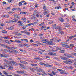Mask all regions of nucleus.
I'll use <instances>...</instances> for the list:
<instances>
[{"label":"nucleus","mask_w":76,"mask_h":76,"mask_svg":"<svg viewBox=\"0 0 76 76\" xmlns=\"http://www.w3.org/2000/svg\"><path fill=\"white\" fill-rule=\"evenodd\" d=\"M6 56H9V55H6V54L4 53H2V54L0 53V56L2 57H5L7 58V57Z\"/></svg>","instance_id":"f257e3e1"},{"label":"nucleus","mask_w":76,"mask_h":76,"mask_svg":"<svg viewBox=\"0 0 76 76\" xmlns=\"http://www.w3.org/2000/svg\"><path fill=\"white\" fill-rule=\"evenodd\" d=\"M42 42L43 43H46V42H48V40L45 39H42Z\"/></svg>","instance_id":"f03ea898"},{"label":"nucleus","mask_w":76,"mask_h":76,"mask_svg":"<svg viewBox=\"0 0 76 76\" xmlns=\"http://www.w3.org/2000/svg\"><path fill=\"white\" fill-rule=\"evenodd\" d=\"M61 30H58V34H60L61 35H63L64 34V32L63 31H60Z\"/></svg>","instance_id":"7ed1b4c3"},{"label":"nucleus","mask_w":76,"mask_h":76,"mask_svg":"<svg viewBox=\"0 0 76 76\" xmlns=\"http://www.w3.org/2000/svg\"><path fill=\"white\" fill-rule=\"evenodd\" d=\"M4 61L6 63H7L8 64H11V63L10 62L6 59H4Z\"/></svg>","instance_id":"20e7f679"},{"label":"nucleus","mask_w":76,"mask_h":76,"mask_svg":"<svg viewBox=\"0 0 76 76\" xmlns=\"http://www.w3.org/2000/svg\"><path fill=\"white\" fill-rule=\"evenodd\" d=\"M10 63H12V64H13V65H15V66H16L18 65V64H17V63H16V62H13V61H11V62Z\"/></svg>","instance_id":"39448f33"},{"label":"nucleus","mask_w":76,"mask_h":76,"mask_svg":"<svg viewBox=\"0 0 76 76\" xmlns=\"http://www.w3.org/2000/svg\"><path fill=\"white\" fill-rule=\"evenodd\" d=\"M47 43H48V44H49V45H55V44H54L53 43L49 42L48 41V42H47Z\"/></svg>","instance_id":"423d86ee"},{"label":"nucleus","mask_w":76,"mask_h":76,"mask_svg":"<svg viewBox=\"0 0 76 76\" xmlns=\"http://www.w3.org/2000/svg\"><path fill=\"white\" fill-rule=\"evenodd\" d=\"M59 20L60 21H61V22H64V20L61 18H59Z\"/></svg>","instance_id":"0eeeda50"},{"label":"nucleus","mask_w":76,"mask_h":76,"mask_svg":"<svg viewBox=\"0 0 76 76\" xmlns=\"http://www.w3.org/2000/svg\"><path fill=\"white\" fill-rule=\"evenodd\" d=\"M64 63H66V64H69L70 63V61H63Z\"/></svg>","instance_id":"6e6552de"},{"label":"nucleus","mask_w":76,"mask_h":76,"mask_svg":"<svg viewBox=\"0 0 76 76\" xmlns=\"http://www.w3.org/2000/svg\"><path fill=\"white\" fill-rule=\"evenodd\" d=\"M55 29H59V30H62V28H61V27L60 26L56 27Z\"/></svg>","instance_id":"1a4fd4ad"},{"label":"nucleus","mask_w":76,"mask_h":76,"mask_svg":"<svg viewBox=\"0 0 76 76\" xmlns=\"http://www.w3.org/2000/svg\"><path fill=\"white\" fill-rule=\"evenodd\" d=\"M64 56H66V57H68V58H69L70 54H69L65 53V54H64Z\"/></svg>","instance_id":"9d476101"},{"label":"nucleus","mask_w":76,"mask_h":76,"mask_svg":"<svg viewBox=\"0 0 76 76\" xmlns=\"http://www.w3.org/2000/svg\"><path fill=\"white\" fill-rule=\"evenodd\" d=\"M59 53H65V52L64 50H61L59 51Z\"/></svg>","instance_id":"9b49d317"},{"label":"nucleus","mask_w":76,"mask_h":76,"mask_svg":"<svg viewBox=\"0 0 76 76\" xmlns=\"http://www.w3.org/2000/svg\"><path fill=\"white\" fill-rule=\"evenodd\" d=\"M1 38H4V39H9V38L7 36H5L3 37H1Z\"/></svg>","instance_id":"f8f14e48"},{"label":"nucleus","mask_w":76,"mask_h":76,"mask_svg":"<svg viewBox=\"0 0 76 76\" xmlns=\"http://www.w3.org/2000/svg\"><path fill=\"white\" fill-rule=\"evenodd\" d=\"M74 46V44H70V49H72L73 47Z\"/></svg>","instance_id":"ddd939ff"},{"label":"nucleus","mask_w":76,"mask_h":76,"mask_svg":"<svg viewBox=\"0 0 76 76\" xmlns=\"http://www.w3.org/2000/svg\"><path fill=\"white\" fill-rule=\"evenodd\" d=\"M4 64L5 65H7V67H10V65L9 64H6L5 63H4Z\"/></svg>","instance_id":"4468645a"},{"label":"nucleus","mask_w":76,"mask_h":76,"mask_svg":"<svg viewBox=\"0 0 76 76\" xmlns=\"http://www.w3.org/2000/svg\"><path fill=\"white\" fill-rule=\"evenodd\" d=\"M57 50H61V47L58 46L56 47Z\"/></svg>","instance_id":"2eb2a0df"},{"label":"nucleus","mask_w":76,"mask_h":76,"mask_svg":"<svg viewBox=\"0 0 76 76\" xmlns=\"http://www.w3.org/2000/svg\"><path fill=\"white\" fill-rule=\"evenodd\" d=\"M29 69H30V70H31L32 72H34V70H35L34 69L32 68H29Z\"/></svg>","instance_id":"dca6fc26"},{"label":"nucleus","mask_w":76,"mask_h":76,"mask_svg":"<svg viewBox=\"0 0 76 76\" xmlns=\"http://www.w3.org/2000/svg\"><path fill=\"white\" fill-rule=\"evenodd\" d=\"M15 42H17L18 43H20L22 42L21 41H20L18 40H15Z\"/></svg>","instance_id":"f3484780"},{"label":"nucleus","mask_w":76,"mask_h":76,"mask_svg":"<svg viewBox=\"0 0 76 76\" xmlns=\"http://www.w3.org/2000/svg\"><path fill=\"white\" fill-rule=\"evenodd\" d=\"M13 51H11L12 53H19V52L16 50H12Z\"/></svg>","instance_id":"a211bd4d"},{"label":"nucleus","mask_w":76,"mask_h":76,"mask_svg":"<svg viewBox=\"0 0 76 76\" xmlns=\"http://www.w3.org/2000/svg\"><path fill=\"white\" fill-rule=\"evenodd\" d=\"M47 7L45 6V4L44 5V7H43V9L44 10H47Z\"/></svg>","instance_id":"6ab92c4d"},{"label":"nucleus","mask_w":76,"mask_h":76,"mask_svg":"<svg viewBox=\"0 0 76 76\" xmlns=\"http://www.w3.org/2000/svg\"><path fill=\"white\" fill-rule=\"evenodd\" d=\"M24 45H25V46L26 47H30V45H29L28 44H27L26 43L24 44Z\"/></svg>","instance_id":"aec40b11"},{"label":"nucleus","mask_w":76,"mask_h":76,"mask_svg":"<svg viewBox=\"0 0 76 76\" xmlns=\"http://www.w3.org/2000/svg\"><path fill=\"white\" fill-rule=\"evenodd\" d=\"M9 67L8 68V70H12V69H13V67L11 66L10 65V66L9 67Z\"/></svg>","instance_id":"412c9836"},{"label":"nucleus","mask_w":76,"mask_h":76,"mask_svg":"<svg viewBox=\"0 0 76 76\" xmlns=\"http://www.w3.org/2000/svg\"><path fill=\"white\" fill-rule=\"evenodd\" d=\"M51 51H52V52H57V50L52 49L51 50Z\"/></svg>","instance_id":"4be33fe9"},{"label":"nucleus","mask_w":76,"mask_h":76,"mask_svg":"<svg viewBox=\"0 0 76 76\" xmlns=\"http://www.w3.org/2000/svg\"><path fill=\"white\" fill-rule=\"evenodd\" d=\"M5 42H6V43H7V44H10L11 43L10 42L8 41V40H5Z\"/></svg>","instance_id":"5701e85b"},{"label":"nucleus","mask_w":76,"mask_h":76,"mask_svg":"<svg viewBox=\"0 0 76 76\" xmlns=\"http://www.w3.org/2000/svg\"><path fill=\"white\" fill-rule=\"evenodd\" d=\"M2 33H4V34H6V33H7V31L4 30H2Z\"/></svg>","instance_id":"b1692460"},{"label":"nucleus","mask_w":76,"mask_h":76,"mask_svg":"<svg viewBox=\"0 0 76 76\" xmlns=\"http://www.w3.org/2000/svg\"><path fill=\"white\" fill-rule=\"evenodd\" d=\"M26 14L27 13V12H20V14Z\"/></svg>","instance_id":"393cba45"},{"label":"nucleus","mask_w":76,"mask_h":76,"mask_svg":"<svg viewBox=\"0 0 76 76\" xmlns=\"http://www.w3.org/2000/svg\"><path fill=\"white\" fill-rule=\"evenodd\" d=\"M13 20H14V21H13V22H18V19H13Z\"/></svg>","instance_id":"a878e982"},{"label":"nucleus","mask_w":76,"mask_h":76,"mask_svg":"<svg viewBox=\"0 0 76 76\" xmlns=\"http://www.w3.org/2000/svg\"><path fill=\"white\" fill-rule=\"evenodd\" d=\"M71 54H72V55H73V56H76V53H71Z\"/></svg>","instance_id":"bb28decb"},{"label":"nucleus","mask_w":76,"mask_h":76,"mask_svg":"<svg viewBox=\"0 0 76 76\" xmlns=\"http://www.w3.org/2000/svg\"><path fill=\"white\" fill-rule=\"evenodd\" d=\"M67 44V42H62V45H66V44Z\"/></svg>","instance_id":"cd10ccee"},{"label":"nucleus","mask_w":76,"mask_h":76,"mask_svg":"<svg viewBox=\"0 0 76 76\" xmlns=\"http://www.w3.org/2000/svg\"><path fill=\"white\" fill-rule=\"evenodd\" d=\"M31 66H37L38 65H37V64H31Z\"/></svg>","instance_id":"c85d7f7f"},{"label":"nucleus","mask_w":76,"mask_h":76,"mask_svg":"<svg viewBox=\"0 0 76 76\" xmlns=\"http://www.w3.org/2000/svg\"><path fill=\"white\" fill-rule=\"evenodd\" d=\"M74 57H74V56L73 55H69V58H74Z\"/></svg>","instance_id":"c756f323"},{"label":"nucleus","mask_w":76,"mask_h":76,"mask_svg":"<svg viewBox=\"0 0 76 76\" xmlns=\"http://www.w3.org/2000/svg\"><path fill=\"white\" fill-rule=\"evenodd\" d=\"M37 24V23L36 22H34V23H31V25H35Z\"/></svg>","instance_id":"7c9ffc66"},{"label":"nucleus","mask_w":76,"mask_h":76,"mask_svg":"<svg viewBox=\"0 0 76 76\" xmlns=\"http://www.w3.org/2000/svg\"><path fill=\"white\" fill-rule=\"evenodd\" d=\"M39 64H40V65H42V66H44V65H45V64H44L42 62H40L39 63Z\"/></svg>","instance_id":"2f4dec72"},{"label":"nucleus","mask_w":76,"mask_h":76,"mask_svg":"<svg viewBox=\"0 0 76 76\" xmlns=\"http://www.w3.org/2000/svg\"><path fill=\"white\" fill-rule=\"evenodd\" d=\"M20 66L21 67H22V68H23V69H24V68H25V66H24L23 65L20 64Z\"/></svg>","instance_id":"473e14b6"},{"label":"nucleus","mask_w":76,"mask_h":76,"mask_svg":"<svg viewBox=\"0 0 76 76\" xmlns=\"http://www.w3.org/2000/svg\"><path fill=\"white\" fill-rule=\"evenodd\" d=\"M9 29H10V30H12L14 29V27H11L10 28H9Z\"/></svg>","instance_id":"72a5a7b5"},{"label":"nucleus","mask_w":76,"mask_h":76,"mask_svg":"<svg viewBox=\"0 0 76 76\" xmlns=\"http://www.w3.org/2000/svg\"><path fill=\"white\" fill-rule=\"evenodd\" d=\"M44 15H47V14H48V11H46L44 12Z\"/></svg>","instance_id":"f704fd0d"},{"label":"nucleus","mask_w":76,"mask_h":76,"mask_svg":"<svg viewBox=\"0 0 76 76\" xmlns=\"http://www.w3.org/2000/svg\"><path fill=\"white\" fill-rule=\"evenodd\" d=\"M22 20L23 22H25L26 21V19L25 18H22Z\"/></svg>","instance_id":"c9c22d12"},{"label":"nucleus","mask_w":76,"mask_h":76,"mask_svg":"<svg viewBox=\"0 0 76 76\" xmlns=\"http://www.w3.org/2000/svg\"><path fill=\"white\" fill-rule=\"evenodd\" d=\"M44 22H43L41 24H39V26H42V25H44Z\"/></svg>","instance_id":"e433bc0d"},{"label":"nucleus","mask_w":76,"mask_h":76,"mask_svg":"<svg viewBox=\"0 0 76 76\" xmlns=\"http://www.w3.org/2000/svg\"><path fill=\"white\" fill-rule=\"evenodd\" d=\"M3 16L4 17H6V18H9V16L6 15H4Z\"/></svg>","instance_id":"4c0bfd02"},{"label":"nucleus","mask_w":76,"mask_h":76,"mask_svg":"<svg viewBox=\"0 0 76 76\" xmlns=\"http://www.w3.org/2000/svg\"><path fill=\"white\" fill-rule=\"evenodd\" d=\"M12 20H10V21H6V23H11L12 22Z\"/></svg>","instance_id":"58836bf2"},{"label":"nucleus","mask_w":76,"mask_h":76,"mask_svg":"<svg viewBox=\"0 0 76 76\" xmlns=\"http://www.w3.org/2000/svg\"><path fill=\"white\" fill-rule=\"evenodd\" d=\"M60 73H61V74H66V72H60Z\"/></svg>","instance_id":"ea45409f"},{"label":"nucleus","mask_w":76,"mask_h":76,"mask_svg":"<svg viewBox=\"0 0 76 76\" xmlns=\"http://www.w3.org/2000/svg\"><path fill=\"white\" fill-rule=\"evenodd\" d=\"M0 68H1L2 69H5V68L3 66H0Z\"/></svg>","instance_id":"a19ab883"},{"label":"nucleus","mask_w":76,"mask_h":76,"mask_svg":"<svg viewBox=\"0 0 76 76\" xmlns=\"http://www.w3.org/2000/svg\"><path fill=\"white\" fill-rule=\"evenodd\" d=\"M55 42H59V41H60V40H54Z\"/></svg>","instance_id":"79ce46f5"},{"label":"nucleus","mask_w":76,"mask_h":76,"mask_svg":"<svg viewBox=\"0 0 76 76\" xmlns=\"http://www.w3.org/2000/svg\"><path fill=\"white\" fill-rule=\"evenodd\" d=\"M68 61H70V63L69 64H71L72 63V61H71L72 60L71 59H68Z\"/></svg>","instance_id":"37998d69"},{"label":"nucleus","mask_w":76,"mask_h":76,"mask_svg":"<svg viewBox=\"0 0 76 76\" xmlns=\"http://www.w3.org/2000/svg\"><path fill=\"white\" fill-rule=\"evenodd\" d=\"M65 27H66L67 28H69V27H70V25H67L66 26H65Z\"/></svg>","instance_id":"c03bdc74"},{"label":"nucleus","mask_w":76,"mask_h":76,"mask_svg":"<svg viewBox=\"0 0 76 76\" xmlns=\"http://www.w3.org/2000/svg\"><path fill=\"white\" fill-rule=\"evenodd\" d=\"M24 69H26V70H28L29 67L26 66V67H24Z\"/></svg>","instance_id":"a18cd8bd"},{"label":"nucleus","mask_w":76,"mask_h":76,"mask_svg":"<svg viewBox=\"0 0 76 76\" xmlns=\"http://www.w3.org/2000/svg\"><path fill=\"white\" fill-rule=\"evenodd\" d=\"M52 73L53 75H54V76H55V75H56V73L54 72V71H52Z\"/></svg>","instance_id":"49530a36"},{"label":"nucleus","mask_w":76,"mask_h":76,"mask_svg":"<svg viewBox=\"0 0 76 76\" xmlns=\"http://www.w3.org/2000/svg\"><path fill=\"white\" fill-rule=\"evenodd\" d=\"M19 47H20V48H22V44H20L19 45Z\"/></svg>","instance_id":"de8ad7c7"},{"label":"nucleus","mask_w":76,"mask_h":76,"mask_svg":"<svg viewBox=\"0 0 76 76\" xmlns=\"http://www.w3.org/2000/svg\"><path fill=\"white\" fill-rule=\"evenodd\" d=\"M55 9H57V10H58V9H59V7L58 6L56 7Z\"/></svg>","instance_id":"09e8293b"},{"label":"nucleus","mask_w":76,"mask_h":76,"mask_svg":"<svg viewBox=\"0 0 76 76\" xmlns=\"http://www.w3.org/2000/svg\"><path fill=\"white\" fill-rule=\"evenodd\" d=\"M19 6H22V3H21V2H20L19 3Z\"/></svg>","instance_id":"8fccbe9b"},{"label":"nucleus","mask_w":76,"mask_h":76,"mask_svg":"<svg viewBox=\"0 0 76 76\" xmlns=\"http://www.w3.org/2000/svg\"><path fill=\"white\" fill-rule=\"evenodd\" d=\"M43 59L41 58H38V59H37V60H39V61H40L41 60H43Z\"/></svg>","instance_id":"3c124183"},{"label":"nucleus","mask_w":76,"mask_h":76,"mask_svg":"<svg viewBox=\"0 0 76 76\" xmlns=\"http://www.w3.org/2000/svg\"><path fill=\"white\" fill-rule=\"evenodd\" d=\"M53 59H54V60H58V58L54 57L53 58Z\"/></svg>","instance_id":"603ef678"},{"label":"nucleus","mask_w":76,"mask_h":76,"mask_svg":"<svg viewBox=\"0 0 76 76\" xmlns=\"http://www.w3.org/2000/svg\"><path fill=\"white\" fill-rule=\"evenodd\" d=\"M67 58H66V57H64L63 58V60H67Z\"/></svg>","instance_id":"864d4df0"},{"label":"nucleus","mask_w":76,"mask_h":76,"mask_svg":"<svg viewBox=\"0 0 76 76\" xmlns=\"http://www.w3.org/2000/svg\"><path fill=\"white\" fill-rule=\"evenodd\" d=\"M54 40V38H53V39L50 40V42H53Z\"/></svg>","instance_id":"5fc2aeb1"},{"label":"nucleus","mask_w":76,"mask_h":76,"mask_svg":"<svg viewBox=\"0 0 76 76\" xmlns=\"http://www.w3.org/2000/svg\"><path fill=\"white\" fill-rule=\"evenodd\" d=\"M56 54V53H52V56H54Z\"/></svg>","instance_id":"6e6d98bb"},{"label":"nucleus","mask_w":76,"mask_h":76,"mask_svg":"<svg viewBox=\"0 0 76 76\" xmlns=\"http://www.w3.org/2000/svg\"><path fill=\"white\" fill-rule=\"evenodd\" d=\"M53 22H54V21H53L49 22V24H52V23H53Z\"/></svg>","instance_id":"4d7b16f0"},{"label":"nucleus","mask_w":76,"mask_h":76,"mask_svg":"<svg viewBox=\"0 0 76 76\" xmlns=\"http://www.w3.org/2000/svg\"><path fill=\"white\" fill-rule=\"evenodd\" d=\"M31 23H30V24H28L26 25V26H31Z\"/></svg>","instance_id":"13d9d810"},{"label":"nucleus","mask_w":76,"mask_h":76,"mask_svg":"<svg viewBox=\"0 0 76 76\" xmlns=\"http://www.w3.org/2000/svg\"><path fill=\"white\" fill-rule=\"evenodd\" d=\"M20 63H23L24 64V63L25 62V61H20Z\"/></svg>","instance_id":"bf43d9fd"},{"label":"nucleus","mask_w":76,"mask_h":76,"mask_svg":"<svg viewBox=\"0 0 76 76\" xmlns=\"http://www.w3.org/2000/svg\"><path fill=\"white\" fill-rule=\"evenodd\" d=\"M10 9V7H9L6 8V10H9Z\"/></svg>","instance_id":"052dcab7"},{"label":"nucleus","mask_w":76,"mask_h":76,"mask_svg":"<svg viewBox=\"0 0 76 76\" xmlns=\"http://www.w3.org/2000/svg\"><path fill=\"white\" fill-rule=\"evenodd\" d=\"M48 67H53V66L51 65H50L48 64Z\"/></svg>","instance_id":"680f3d73"},{"label":"nucleus","mask_w":76,"mask_h":76,"mask_svg":"<svg viewBox=\"0 0 76 76\" xmlns=\"http://www.w3.org/2000/svg\"><path fill=\"white\" fill-rule=\"evenodd\" d=\"M19 25H20V26H23L24 25L22 23H20L19 24Z\"/></svg>","instance_id":"e2e57ef3"},{"label":"nucleus","mask_w":76,"mask_h":76,"mask_svg":"<svg viewBox=\"0 0 76 76\" xmlns=\"http://www.w3.org/2000/svg\"><path fill=\"white\" fill-rule=\"evenodd\" d=\"M38 53H39V54H42V53H42V52H41V51H39V52H38Z\"/></svg>","instance_id":"0e129e2a"},{"label":"nucleus","mask_w":76,"mask_h":76,"mask_svg":"<svg viewBox=\"0 0 76 76\" xmlns=\"http://www.w3.org/2000/svg\"><path fill=\"white\" fill-rule=\"evenodd\" d=\"M38 58H39V57H36V58H34V59H36L37 60H38Z\"/></svg>","instance_id":"69168bd1"},{"label":"nucleus","mask_w":76,"mask_h":76,"mask_svg":"<svg viewBox=\"0 0 76 76\" xmlns=\"http://www.w3.org/2000/svg\"><path fill=\"white\" fill-rule=\"evenodd\" d=\"M52 52H49L48 54H49V55H52Z\"/></svg>","instance_id":"338daca9"},{"label":"nucleus","mask_w":76,"mask_h":76,"mask_svg":"<svg viewBox=\"0 0 76 76\" xmlns=\"http://www.w3.org/2000/svg\"><path fill=\"white\" fill-rule=\"evenodd\" d=\"M14 76H19V75L18 74H14Z\"/></svg>","instance_id":"774afa93"}]
</instances>
